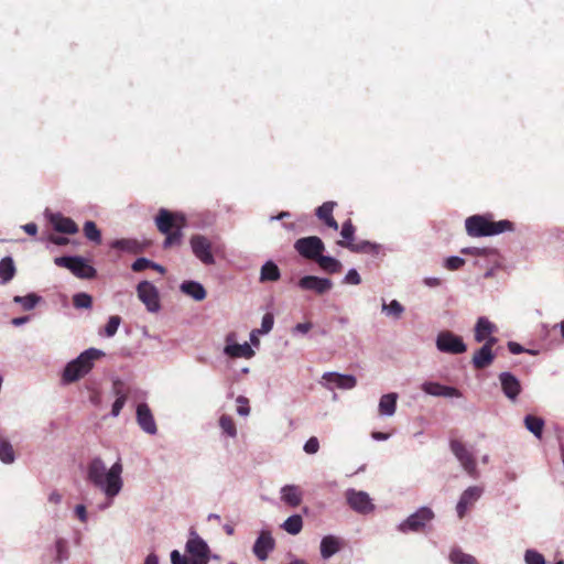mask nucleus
Here are the masks:
<instances>
[{
	"label": "nucleus",
	"instance_id": "nucleus-22",
	"mask_svg": "<svg viewBox=\"0 0 564 564\" xmlns=\"http://www.w3.org/2000/svg\"><path fill=\"white\" fill-rule=\"evenodd\" d=\"M422 390L434 397L459 398L462 393L454 387L443 386L438 382L427 381L422 384Z\"/></svg>",
	"mask_w": 564,
	"mask_h": 564
},
{
	"label": "nucleus",
	"instance_id": "nucleus-48",
	"mask_svg": "<svg viewBox=\"0 0 564 564\" xmlns=\"http://www.w3.org/2000/svg\"><path fill=\"white\" fill-rule=\"evenodd\" d=\"M237 402V413L239 415H248L249 412H250V406H249V400L242 395H239L236 400Z\"/></svg>",
	"mask_w": 564,
	"mask_h": 564
},
{
	"label": "nucleus",
	"instance_id": "nucleus-55",
	"mask_svg": "<svg viewBox=\"0 0 564 564\" xmlns=\"http://www.w3.org/2000/svg\"><path fill=\"white\" fill-rule=\"evenodd\" d=\"M508 348H509V351L511 354H514V355L521 354V352L524 351V348L520 344H518L516 341H509L508 343Z\"/></svg>",
	"mask_w": 564,
	"mask_h": 564
},
{
	"label": "nucleus",
	"instance_id": "nucleus-29",
	"mask_svg": "<svg viewBox=\"0 0 564 564\" xmlns=\"http://www.w3.org/2000/svg\"><path fill=\"white\" fill-rule=\"evenodd\" d=\"M225 352L231 358H251L254 351L248 343L232 344L225 347Z\"/></svg>",
	"mask_w": 564,
	"mask_h": 564
},
{
	"label": "nucleus",
	"instance_id": "nucleus-49",
	"mask_svg": "<svg viewBox=\"0 0 564 564\" xmlns=\"http://www.w3.org/2000/svg\"><path fill=\"white\" fill-rule=\"evenodd\" d=\"M152 261L147 258H138L131 265L134 272H141L145 269H150Z\"/></svg>",
	"mask_w": 564,
	"mask_h": 564
},
{
	"label": "nucleus",
	"instance_id": "nucleus-50",
	"mask_svg": "<svg viewBox=\"0 0 564 564\" xmlns=\"http://www.w3.org/2000/svg\"><path fill=\"white\" fill-rule=\"evenodd\" d=\"M273 324H274L273 315L271 313L264 314L262 317V322H261V329L259 332L262 334L269 333L272 329Z\"/></svg>",
	"mask_w": 564,
	"mask_h": 564
},
{
	"label": "nucleus",
	"instance_id": "nucleus-46",
	"mask_svg": "<svg viewBox=\"0 0 564 564\" xmlns=\"http://www.w3.org/2000/svg\"><path fill=\"white\" fill-rule=\"evenodd\" d=\"M340 235L344 238L343 241H354L355 226L352 225L350 219L343 224Z\"/></svg>",
	"mask_w": 564,
	"mask_h": 564
},
{
	"label": "nucleus",
	"instance_id": "nucleus-63",
	"mask_svg": "<svg viewBox=\"0 0 564 564\" xmlns=\"http://www.w3.org/2000/svg\"><path fill=\"white\" fill-rule=\"evenodd\" d=\"M144 564H159L158 556L153 553L149 554L144 561Z\"/></svg>",
	"mask_w": 564,
	"mask_h": 564
},
{
	"label": "nucleus",
	"instance_id": "nucleus-12",
	"mask_svg": "<svg viewBox=\"0 0 564 564\" xmlns=\"http://www.w3.org/2000/svg\"><path fill=\"white\" fill-rule=\"evenodd\" d=\"M345 496L349 507L358 513L368 514L375 509V505L372 503L369 495L365 491L348 489Z\"/></svg>",
	"mask_w": 564,
	"mask_h": 564
},
{
	"label": "nucleus",
	"instance_id": "nucleus-62",
	"mask_svg": "<svg viewBox=\"0 0 564 564\" xmlns=\"http://www.w3.org/2000/svg\"><path fill=\"white\" fill-rule=\"evenodd\" d=\"M29 319H30L29 316L14 317V318H12L11 324L14 326H21V325L25 324L26 322H29Z\"/></svg>",
	"mask_w": 564,
	"mask_h": 564
},
{
	"label": "nucleus",
	"instance_id": "nucleus-32",
	"mask_svg": "<svg viewBox=\"0 0 564 564\" xmlns=\"http://www.w3.org/2000/svg\"><path fill=\"white\" fill-rule=\"evenodd\" d=\"M280 269L278 268V265L272 261H268L261 268L260 281L275 282L280 279Z\"/></svg>",
	"mask_w": 564,
	"mask_h": 564
},
{
	"label": "nucleus",
	"instance_id": "nucleus-57",
	"mask_svg": "<svg viewBox=\"0 0 564 564\" xmlns=\"http://www.w3.org/2000/svg\"><path fill=\"white\" fill-rule=\"evenodd\" d=\"M50 241L57 246H64L68 243V239L59 236H50Z\"/></svg>",
	"mask_w": 564,
	"mask_h": 564
},
{
	"label": "nucleus",
	"instance_id": "nucleus-28",
	"mask_svg": "<svg viewBox=\"0 0 564 564\" xmlns=\"http://www.w3.org/2000/svg\"><path fill=\"white\" fill-rule=\"evenodd\" d=\"M181 291L196 301H203L206 297V290L200 283L195 281L183 282Z\"/></svg>",
	"mask_w": 564,
	"mask_h": 564
},
{
	"label": "nucleus",
	"instance_id": "nucleus-8",
	"mask_svg": "<svg viewBox=\"0 0 564 564\" xmlns=\"http://www.w3.org/2000/svg\"><path fill=\"white\" fill-rule=\"evenodd\" d=\"M294 249L303 258L315 261L324 252L325 245L319 237L308 236L297 239Z\"/></svg>",
	"mask_w": 564,
	"mask_h": 564
},
{
	"label": "nucleus",
	"instance_id": "nucleus-6",
	"mask_svg": "<svg viewBox=\"0 0 564 564\" xmlns=\"http://www.w3.org/2000/svg\"><path fill=\"white\" fill-rule=\"evenodd\" d=\"M54 262L57 267L68 269L79 279H93L97 273L96 269L80 257H58Z\"/></svg>",
	"mask_w": 564,
	"mask_h": 564
},
{
	"label": "nucleus",
	"instance_id": "nucleus-16",
	"mask_svg": "<svg viewBox=\"0 0 564 564\" xmlns=\"http://www.w3.org/2000/svg\"><path fill=\"white\" fill-rule=\"evenodd\" d=\"M482 494V489L478 486L468 487L460 496L456 511L459 519H463L468 509L474 506V503L480 498Z\"/></svg>",
	"mask_w": 564,
	"mask_h": 564
},
{
	"label": "nucleus",
	"instance_id": "nucleus-42",
	"mask_svg": "<svg viewBox=\"0 0 564 564\" xmlns=\"http://www.w3.org/2000/svg\"><path fill=\"white\" fill-rule=\"evenodd\" d=\"M219 425L223 429V431L234 437L237 434L236 424L231 416L229 415H221L219 419Z\"/></svg>",
	"mask_w": 564,
	"mask_h": 564
},
{
	"label": "nucleus",
	"instance_id": "nucleus-20",
	"mask_svg": "<svg viewBox=\"0 0 564 564\" xmlns=\"http://www.w3.org/2000/svg\"><path fill=\"white\" fill-rule=\"evenodd\" d=\"M137 420L140 427L149 433L155 434L158 431L154 417L151 413L150 408L145 403H140L137 408Z\"/></svg>",
	"mask_w": 564,
	"mask_h": 564
},
{
	"label": "nucleus",
	"instance_id": "nucleus-3",
	"mask_svg": "<svg viewBox=\"0 0 564 564\" xmlns=\"http://www.w3.org/2000/svg\"><path fill=\"white\" fill-rule=\"evenodd\" d=\"M466 231L471 237H486L513 230V223L503 219L495 221L489 215H474L465 221Z\"/></svg>",
	"mask_w": 564,
	"mask_h": 564
},
{
	"label": "nucleus",
	"instance_id": "nucleus-27",
	"mask_svg": "<svg viewBox=\"0 0 564 564\" xmlns=\"http://www.w3.org/2000/svg\"><path fill=\"white\" fill-rule=\"evenodd\" d=\"M398 394L394 392L383 394L380 398L378 411L380 415L391 416L397 410Z\"/></svg>",
	"mask_w": 564,
	"mask_h": 564
},
{
	"label": "nucleus",
	"instance_id": "nucleus-33",
	"mask_svg": "<svg viewBox=\"0 0 564 564\" xmlns=\"http://www.w3.org/2000/svg\"><path fill=\"white\" fill-rule=\"evenodd\" d=\"M524 425L534 436H536L539 440L542 438V433L544 429L543 419L532 414H528L524 417Z\"/></svg>",
	"mask_w": 564,
	"mask_h": 564
},
{
	"label": "nucleus",
	"instance_id": "nucleus-56",
	"mask_svg": "<svg viewBox=\"0 0 564 564\" xmlns=\"http://www.w3.org/2000/svg\"><path fill=\"white\" fill-rule=\"evenodd\" d=\"M312 328V324L311 323H299L295 327H294V332H297V333H302V334H306L311 330Z\"/></svg>",
	"mask_w": 564,
	"mask_h": 564
},
{
	"label": "nucleus",
	"instance_id": "nucleus-58",
	"mask_svg": "<svg viewBox=\"0 0 564 564\" xmlns=\"http://www.w3.org/2000/svg\"><path fill=\"white\" fill-rule=\"evenodd\" d=\"M22 228L26 234H29L31 236H34L37 232V226L34 223H29V224L24 225Z\"/></svg>",
	"mask_w": 564,
	"mask_h": 564
},
{
	"label": "nucleus",
	"instance_id": "nucleus-2",
	"mask_svg": "<svg viewBox=\"0 0 564 564\" xmlns=\"http://www.w3.org/2000/svg\"><path fill=\"white\" fill-rule=\"evenodd\" d=\"M155 224L159 231L166 236L164 248L181 245L183 237L182 229L186 226L184 215L162 208L155 217Z\"/></svg>",
	"mask_w": 564,
	"mask_h": 564
},
{
	"label": "nucleus",
	"instance_id": "nucleus-40",
	"mask_svg": "<svg viewBox=\"0 0 564 564\" xmlns=\"http://www.w3.org/2000/svg\"><path fill=\"white\" fill-rule=\"evenodd\" d=\"M14 458L12 445L7 440L0 437V460L4 464H11L14 462Z\"/></svg>",
	"mask_w": 564,
	"mask_h": 564
},
{
	"label": "nucleus",
	"instance_id": "nucleus-17",
	"mask_svg": "<svg viewBox=\"0 0 564 564\" xmlns=\"http://www.w3.org/2000/svg\"><path fill=\"white\" fill-rule=\"evenodd\" d=\"M499 381L503 394L510 400L516 401L522 391L519 379L511 372H501L499 375Z\"/></svg>",
	"mask_w": 564,
	"mask_h": 564
},
{
	"label": "nucleus",
	"instance_id": "nucleus-11",
	"mask_svg": "<svg viewBox=\"0 0 564 564\" xmlns=\"http://www.w3.org/2000/svg\"><path fill=\"white\" fill-rule=\"evenodd\" d=\"M139 300L147 306L149 312L160 310V296L158 289L149 281H142L137 286Z\"/></svg>",
	"mask_w": 564,
	"mask_h": 564
},
{
	"label": "nucleus",
	"instance_id": "nucleus-21",
	"mask_svg": "<svg viewBox=\"0 0 564 564\" xmlns=\"http://www.w3.org/2000/svg\"><path fill=\"white\" fill-rule=\"evenodd\" d=\"M48 220L54 229L58 232L73 235L78 231V226L76 223L72 218L65 217L61 213L51 214L48 216Z\"/></svg>",
	"mask_w": 564,
	"mask_h": 564
},
{
	"label": "nucleus",
	"instance_id": "nucleus-47",
	"mask_svg": "<svg viewBox=\"0 0 564 564\" xmlns=\"http://www.w3.org/2000/svg\"><path fill=\"white\" fill-rule=\"evenodd\" d=\"M524 560L527 564H545L543 555L534 550H528Z\"/></svg>",
	"mask_w": 564,
	"mask_h": 564
},
{
	"label": "nucleus",
	"instance_id": "nucleus-52",
	"mask_svg": "<svg viewBox=\"0 0 564 564\" xmlns=\"http://www.w3.org/2000/svg\"><path fill=\"white\" fill-rule=\"evenodd\" d=\"M465 263V260L459 257H449L446 259L445 267L448 270H458Z\"/></svg>",
	"mask_w": 564,
	"mask_h": 564
},
{
	"label": "nucleus",
	"instance_id": "nucleus-43",
	"mask_svg": "<svg viewBox=\"0 0 564 564\" xmlns=\"http://www.w3.org/2000/svg\"><path fill=\"white\" fill-rule=\"evenodd\" d=\"M73 304L76 308H90L93 297L87 293H77L73 296Z\"/></svg>",
	"mask_w": 564,
	"mask_h": 564
},
{
	"label": "nucleus",
	"instance_id": "nucleus-45",
	"mask_svg": "<svg viewBox=\"0 0 564 564\" xmlns=\"http://www.w3.org/2000/svg\"><path fill=\"white\" fill-rule=\"evenodd\" d=\"M120 323H121L120 316H118V315L110 316L105 326V335L107 337H112L117 333Z\"/></svg>",
	"mask_w": 564,
	"mask_h": 564
},
{
	"label": "nucleus",
	"instance_id": "nucleus-51",
	"mask_svg": "<svg viewBox=\"0 0 564 564\" xmlns=\"http://www.w3.org/2000/svg\"><path fill=\"white\" fill-rule=\"evenodd\" d=\"M462 253L486 257V256H489L491 253H495V250L488 249V248L480 249V248L473 247V248L463 249Z\"/></svg>",
	"mask_w": 564,
	"mask_h": 564
},
{
	"label": "nucleus",
	"instance_id": "nucleus-54",
	"mask_svg": "<svg viewBox=\"0 0 564 564\" xmlns=\"http://www.w3.org/2000/svg\"><path fill=\"white\" fill-rule=\"evenodd\" d=\"M360 282L361 279L357 270L350 269L345 276V283L358 285Z\"/></svg>",
	"mask_w": 564,
	"mask_h": 564
},
{
	"label": "nucleus",
	"instance_id": "nucleus-19",
	"mask_svg": "<svg viewBox=\"0 0 564 564\" xmlns=\"http://www.w3.org/2000/svg\"><path fill=\"white\" fill-rule=\"evenodd\" d=\"M497 343V338H489L484 346L473 356V365L476 369H485L491 365L495 359L492 347Z\"/></svg>",
	"mask_w": 564,
	"mask_h": 564
},
{
	"label": "nucleus",
	"instance_id": "nucleus-60",
	"mask_svg": "<svg viewBox=\"0 0 564 564\" xmlns=\"http://www.w3.org/2000/svg\"><path fill=\"white\" fill-rule=\"evenodd\" d=\"M76 514L82 521H86V508L83 505H78L75 509Z\"/></svg>",
	"mask_w": 564,
	"mask_h": 564
},
{
	"label": "nucleus",
	"instance_id": "nucleus-13",
	"mask_svg": "<svg viewBox=\"0 0 564 564\" xmlns=\"http://www.w3.org/2000/svg\"><path fill=\"white\" fill-rule=\"evenodd\" d=\"M193 253L204 263L214 264L215 259L212 253V242L202 235H195L191 238Z\"/></svg>",
	"mask_w": 564,
	"mask_h": 564
},
{
	"label": "nucleus",
	"instance_id": "nucleus-35",
	"mask_svg": "<svg viewBox=\"0 0 564 564\" xmlns=\"http://www.w3.org/2000/svg\"><path fill=\"white\" fill-rule=\"evenodd\" d=\"M289 534L296 535L302 531L303 519L300 514L289 517L281 525Z\"/></svg>",
	"mask_w": 564,
	"mask_h": 564
},
{
	"label": "nucleus",
	"instance_id": "nucleus-37",
	"mask_svg": "<svg viewBox=\"0 0 564 564\" xmlns=\"http://www.w3.org/2000/svg\"><path fill=\"white\" fill-rule=\"evenodd\" d=\"M449 560L454 564H478L477 560L459 549H454L449 553Z\"/></svg>",
	"mask_w": 564,
	"mask_h": 564
},
{
	"label": "nucleus",
	"instance_id": "nucleus-44",
	"mask_svg": "<svg viewBox=\"0 0 564 564\" xmlns=\"http://www.w3.org/2000/svg\"><path fill=\"white\" fill-rule=\"evenodd\" d=\"M382 311L388 315H392L393 317L399 318L402 315L404 308L397 300H393L390 302V304L383 303Z\"/></svg>",
	"mask_w": 564,
	"mask_h": 564
},
{
	"label": "nucleus",
	"instance_id": "nucleus-34",
	"mask_svg": "<svg viewBox=\"0 0 564 564\" xmlns=\"http://www.w3.org/2000/svg\"><path fill=\"white\" fill-rule=\"evenodd\" d=\"M339 550L338 540L333 535L324 536L321 542V554L324 558H328Z\"/></svg>",
	"mask_w": 564,
	"mask_h": 564
},
{
	"label": "nucleus",
	"instance_id": "nucleus-31",
	"mask_svg": "<svg viewBox=\"0 0 564 564\" xmlns=\"http://www.w3.org/2000/svg\"><path fill=\"white\" fill-rule=\"evenodd\" d=\"M315 262H317L319 268L327 273H338L343 268L341 263L337 259L328 256H323V253H321V256L315 260Z\"/></svg>",
	"mask_w": 564,
	"mask_h": 564
},
{
	"label": "nucleus",
	"instance_id": "nucleus-23",
	"mask_svg": "<svg viewBox=\"0 0 564 564\" xmlns=\"http://www.w3.org/2000/svg\"><path fill=\"white\" fill-rule=\"evenodd\" d=\"M149 243L132 238L117 239L111 242V248L128 253L138 254L143 252Z\"/></svg>",
	"mask_w": 564,
	"mask_h": 564
},
{
	"label": "nucleus",
	"instance_id": "nucleus-14",
	"mask_svg": "<svg viewBox=\"0 0 564 564\" xmlns=\"http://www.w3.org/2000/svg\"><path fill=\"white\" fill-rule=\"evenodd\" d=\"M322 383L327 389H333L335 386L338 389L350 390L356 387L357 379L351 375H340L338 372H325L322 377Z\"/></svg>",
	"mask_w": 564,
	"mask_h": 564
},
{
	"label": "nucleus",
	"instance_id": "nucleus-4",
	"mask_svg": "<svg viewBox=\"0 0 564 564\" xmlns=\"http://www.w3.org/2000/svg\"><path fill=\"white\" fill-rule=\"evenodd\" d=\"M104 356V352L89 348L83 351L76 359L69 361L64 368L62 379L65 383H72L86 376L94 367L95 360Z\"/></svg>",
	"mask_w": 564,
	"mask_h": 564
},
{
	"label": "nucleus",
	"instance_id": "nucleus-38",
	"mask_svg": "<svg viewBox=\"0 0 564 564\" xmlns=\"http://www.w3.org/2000/svg\"><path fill=\"white\" fill-rule=\"evenodd\" d=\"M84 234H85V237L95 242L96 245H100L101 243V232L100 230L97 228L96 224L91 220H88L85 223L84 225Z\"/></svg>",
	"mask_w": 564,
	"mask_h": 564
},
{
	"label": "nucleus",
	"instance_id": "nucleus-41",
	"mask_svg": "<svg viewBox=\"0 0 564 564\" xmlns=\"http://www.w3.org/2000/svg\"><path fill=\"white\" fill-rule=\"evenodd\" d=\"M115 391H116V394H117V399L116 401L113 402L112 404V409H111V414L113 416H118L120 411L122 410V408L126 404V401H127V395L126 394H122L120 392V389H119V382H116L115 383Z\"/></svg>",
	"mask_w": 564,
	"mask_h": 564
},
{
	"label": "nucleus",
	"instance_id": "nucleus-36",
	"mask_svg": "<svg viewBox=\"0 0 564 564\" xmlns=\"http://www.w3.org/2000/svg\"><path fill=\"white\" fill-rule=\"evenodd\" d=\"M337 243L352 252H371L377 248L376 245L369 241H360L357 243L354 241H338Z\"/></svg>",
	"mask_w": 564,
	"mask_h": 564
},
{
	"label": "nucleus",
	"instance_id": "nucleus-15",
	"mask_svg": "<svg viewBox=\"0 0 564 564\" xmlns=\"http://www.w3.org/2000/svg\"><path fill=\"white\" fill-rule=\"evenodd\" d=\"M275 547V541L270 531H261L256 540L252 552L259 561H265Z\"/></svg>",
	"mask_w": 564,
	"mask_h": 564
},
{
	"label": "nucleus",
	"instance_id": "nucleus-53",
	"mask_svg": "<svg viewBox=\"0 0 564 564\" xmlns=\"http://www.w3.org/2000/svg\"><path fill=\"white\" fill-rule=\"evenodd\" d=\"M319 449V442L315 436H312L308 438L304 445V451L307 454H315Z\"/></svg>",
	"mask_w": 564,
	"mask_h": 564
},
{
	"label": "nucleus",
	"instance_id": "nucleus-61",
	"mask_svg": "<svg viewBox=\"0 0 564 564\" xmlns=\"http://www.w3.org/2000/svg\"><path fill=\"white\" fill-rule=\"evenodd\" d=\"M390 434L383 432H372L371 437L376 441H386L388 440Z\"/></svg>",
	"mask_w": 564,
	"mask_h": 564
},
{
	"label": "nucleus",
	"instance_id": "nucleus-9",
	"mask_svg": "<svg viewBox=\"0 0 564 564\" xmlns=\"http://www.w3.org/2000/svg\"><path fill=\"white\" fill-rule=\"evenodd\" d=\"M451 451L455 457L459 460L464 470L471 477L478 476L477 464L474 455L467 449L465 444L459 440H451Z\"/></svg>",
	"mask_w": 564,
	"mask_h": 564
},
{
	"label": "nucleus",
	"instance_id": "nucleus-26",
	"mask_svg": "<svg viewBox=\"0 0 564 564\" xmlns=\"http://www.w3.org/2000/svg\"><path fill=\"white\" fill-rule=\"evenodd\" d=\"M282 500L291 506L299 507L303 499V492L299 486L295 485H286L281 490Z\"/></svg>",
	"mask_w": 564,
	"mask_h": 564
},
{
	"label": "nucleus",
	"instance_id": "nucleus-64",
	"mask_svg": "<svg viewBox=\"0 0 564 564\" xmlns=\"http://www.w3.org/2000/svg\"><path fill=\"white\" fill-rule=\"evenodd\" d=\"M425 283L429 286H438L441 284V280L438 278H427L425 279Z\"/></svg>",
	"mask_w": 564,
	"mask_h": 564
},
{
	"label": "nucleus",
	"instance_id": "nucleus-10",
	"mask_svg": "<svg viewBox=\"0 0 564 564\" xmlns=\"http://www.w3.org/2000/svg\"><path fill=\"white\" fill-rule=\"evenodd\" d=\"M434 518L433 511L427 507L420 508L416 512L411 514L405 521H403L399 529L402 532L421 531L427 522Z\"/></svg>",
	"mask_w": 564,
	"mask_h": 564
},
{
	"label": "nucleus",
	"instance_id": "nucleus-24",
	"mask_svg": "<svg viewBox=\"0 0 564 564\" xmlns=\"http://www.w3.org/2000/svg\"><path fill=\"white\" fill-rule=\"evenodd\" d=\"M497 330V326L486 317H479L475 326V340L477 343L487 341L495 338L492 334Z\"/></svg>",
	"mask_w": 564,
	"mask_h": 564
},
{
	"label": "nucleus",
	"instance_id": "nucleus-5",
	"mask_svg": "<svg viewBox=\"0 0 564 564\" xmlns=\"http://www.w3.org/2000/svg\"><path fill=\"white\" fill-rule=\"evenodd\" d=\"M186 552L191 555V558L174 550L171 553L172 564H208L209 547L195 532H191V536L186 542Z\"/></svg>",
	"mask_w": 564,
	"mask_h": 564
},
{
	"label": "nucleus",
	"instance_id": "nucleus-7",
	"mask_svg": "<svg viewBox=\"0 0 564 564\" xmlns=\"http://www.w3.org/2000/svg\"><path fill=\"white\" fill-rule=\"evenodd\" d=\"M436 348L441 352L451 355H460L467 350V346L463 337L454 334L451 330H442L436 337Z\"/></svg>",
	"mask_w": 564,
	"mask_h": 564
},
{
	"label": "nucleus",
	"instance_id": "nucleus-30",
	"mask_svg": "<svg viewBox=\"0 0 564 564\" xmlns=\"http://www.w3.org/2000/svg\"><path fill=\"white\" fill-rule=\"evenodd\" d=\"M17 269L11 257H4L0 260V282L6 284L15 275Z\"/></svg>",
	"mask_w": 564,
	"mask_h": 564
},
{
	"label": "nucleus",
	"instance_id": "nucleus-18",
	"mask_svg": "<svg viewBox=\"0 0 564 564\" xmlns=\"http://www.w3.org/2000/svg\"><path fill=\"white\" fill-rule=\"evenodd\" d=\"M299 286L302 290H310L317 294H324L333 288V282L327 278L306 275L300 279Z\"/></svg>",
	"mask_w": 564,
	"mask_h": 564
},
{
	"label": "nucleus",
	"instance_id": "nucleus-39",
	"mask_svg": "<svg viewBox=\"0 0 564 564\" xmlns=\"http://www.w3.org/2000/svg\"><path fill=\"white\" fill-rule=\"evenodd\" d=\"M40 300L41 297L34 293L28 294L25 296L15 295L13 297V302L21 304L25 311L33 310Z\"/></svg>",
	"mask_w": 564,
	"mask_h": 564
},
{
	"label": "nucleus",
	"instance_id": "nucleus-1",
	"mask_svg": "<svg viewBox=\"0 0 564 564\" xmlns=\"http://www.w3.org/2000/svg\"><path fill=\"white\" fill-rule=\"evenodd\" d=\"M123 466L118 459L108 470L100 457L93 458L87 467V479L99 488L108 498L116 497L122 489Z\"/></svg>",
	"mask_w": 564,
	"mask_h": 564
},
{
	"label": "nucleus",
	"instance_id": "nucleus-25",
	"mask_svg": "<svg viewBox=\"0 0 564 564\" xmlns=\"http://www.w3.org/2000/svg\"><path fill=\"white\" fill-rule=\"evenodd\" d=\"M336 206V203L335 202H325L323 205H321L317 209H316V216L324 221V224L334 229V230H337L338 229V223L336 221V219L333 217V210Z\"/></svg>",
	"mask_w": 564,
	"mask_h": 564
},
{
	"label": "nucleus",
	"instance_id": "nucleus-59",
	"mask_svg": "<svg viewBox=\"0 0 564 564\" xmlns=\"http://www.w3.org/2000/svg\"><path fill=\"white\" fill-rule=\"evenodd\" d=\"M48 501L54 505H58L62 501V495L57 491H53L48 496Z\"/></svg>",
	"mask_w": 564,
	"mask_h": 564
}]
</instances>
